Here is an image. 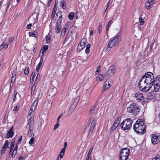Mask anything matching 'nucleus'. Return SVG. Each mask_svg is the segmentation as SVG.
<instances>
[{"label":"nucleus","instance_id":"nucleus-61","mask_svg":"<svg viewBox=\"0 0 160 160\" xmlns=\"http://www.w3.org/2000/svg\"><path fill=\"white\" fill-rule=\"evenodd\" d=\"M4 48V43H2L1 45L0 46V49H2Z\"/></svg>","mask_w":160,"mask_h":160},{"label":"nucleus","instance_id":"nucleus-24","mask_svg":"<svg viewBox=\"0 0 160 160\" xmlns=\"http://www.w3.org/2000/svg\"><path fill=\"white\" fill-rule=\"evenodd\" d=\"M38 99H36L31 106V107L33 108L34 109H35V108L37 106L38 102Z\"/></svg>","mask_w":160,"mask_h":160},{"label":"nucleus","instance_id":"nucleus-54","mask_svg":"<svg viewBox=\"0 0 160 160\" xmlns=\"http://www.w3.org/2000/svg\"><path fill=\"white\" fill-rule=\"evenodd\" d=\"M119 123V122L118 121H115L114 122L113 125L116 127L117 128L118 126Z\"/></svg>","mask_w":160,"mask_h":160},{"label":"nucleus","instance_id":"nucleus-7","mask_svg":"<svg viewBox=\"0 0 160 160\" xmlns=\"http://www.w3.org/2000/svg\"><path fill=\"white\" fill-rule=\"evenodd\" d=\"M86 38H82V39L79 42V45H78V48L79 50H81L85 48L86 44Z\"/></svg>","mask_w":160,"mask_h":160},{"label":"nucleus","instance_id":"nucleus-40","mask_svg":"<svg viewBox=\"0 0 160 160\" xmlns=\"http://www.w3.org/2000/svg\"><path fill=\"white\" fill-rule=\"evenodd\" d=\"M59 122L60 121H57V123L54 125V127L53 128V130H55L56 129H57L59 125Z\"/></svg>","mask_w":160,"mask_h":160},{"label":"nucleus","instance_id":"nucleus-45","mask_svg":"<svg viewBox=\"0 0 160 160\" xmlns=\"http://www.w3.org/2000/svg\"><path fill=\"white\" fill-rule=\"evenodd\" d=\"M95 107H96V106L94 105V106H92L91 107L90 110V113H93V112L95 109Z\"/></svg>","mask_w":160,"mask_h":160},{"label":"nucleus","instance_id":"nucleus-9","mask_svg":"<svg viewBox=\"0 0 160 160\" xmlns=\"http://www.w3.org/2000/svg\"><path fill=\"white\" fill-rule=\"evenodd\" d=\"M130 153V150L127 148L122 149L120 151V155L128 156Z\"/></svg>","mask_w":160,"mask_h":160},{"label":"nucleus","instance_id":"nucleus-62","mask_svg":"<svg viewBox=\"0 0 160 160\" xmlns=\"http://www.w3.org/2000/svg\"><path fill=\"white\" fill-rule=\"evenodd\" d=\"M29 128V129L28 131V135H29V133L31 134L32 133V128Z\"/></svg>","mask_w":160,"mask_h":160},{"label":"nucleus","instance_id":"nucleus-36","mask_svg":"<svg viewBox=\"0 0 160 160\" xmlns=\"http://www.w3.org/2000/svg\"><path fill=\"white\" fill-rule=\"evenodd\" d=\"M14 147V145H13V143L11 142L10 144V146L8 147V148H10V151H12Z\"/></svg>","mask_w":160,"mask_h":160},{"label":"nucleus","instance_id":"nucleus-8","mask_svg":"<svg viewBox=\"0 0 160 160\" xmlns=\"http://www.w3.org/2000/svg\"><path fill=\"white\" fill-rule=\"evenodd\" d=\"M115 69L113 66H111L109 67L107 72V74L108 76H112L115 73Z\"/></svg>","mask_w":160,"mask_h":160},{"label":"nucleus","instance_id":"nucleus-30","mask_svg":"<svg viewBox=\"0 0 160 160\" xmlns=\"http://www.w3.org/2000/svg\"><path fill=\"white\" fill-rule=\"evenodd\" d=\"M91 45L89 44H88L86 46V48L85 50V52L86 53H88L90 52L89 48H90Z\"/></svg>","mask_w":160,"mask_h":160},{"label":"nucleus","instance_id":"nucleus-51","mask_svg":"<svg viewBox=\"0 0 160 160\" xmlns=\"http://www.w3.org/2000/svg\"><path fill=\"white\" fill-rule=\"evenodd\" d=\"M14 39V37H11L9 38L8 40V42L10 43L12 42L13 41Z\"/></svg>","mask_w":160,"mask_h":160},{"label":"nucleus","instance_id":"nucleus-28","mask_svg":"<svg viewBox=\"0 0 160 160\" xmlns=\"http://www.w3.org/2000/svg\"><path fill=\"white\" fill-rule=\"evenodd\" d=\"M119 156L120 160H127L128 157L127 156L121 155H120Z\"/></svg>","mask_w":160,"mask_h":160},{"label":"nucleus","instance_id":"nucleus-64","mask_svg":"<svg viewBox=\"0 0 160 160\" xmlns=\"http://www.w3.org/2000/svg\"><path fill=\"white\" fill-rule=\"evenodd\" d=\"M18 159L19 160H24V157L22 156H19L18 157Z\"/></svg>","mask_w":160,"mask_h":160},{"label":"nucleus","instance_id":"nucleus-23","mask_svg":"<svg viewBox=\"0 0 160 160\" xmlns=\"http://www.w3.org/2000/svg\"><path fill=\"white\" fill-rule=\"evenodd\" d=\"M65 151V150H64V148H62V149L59 154V157L60 158L62 159L63 158L64 154Z\"/></svg>","mask_w":160,"mask_h":160},{"label":"nucleus","instance_id":"nucleus-3","mask_svg":"<svg viewBox=\"0 0 160 160\" xmlns=\"http://www.w3.org/2000/svg\"><path fill=\"white\" fill-rule=\"evenodd\" d=\"M127 110L128 112L136 116L140 112V106L137 103H133L127 108Z\"/></svg>","mask_w":160,"mask_h":160},{"label":"nucleus","instance_id":"nucleus-43","mask_svg":"<svg viewBox=\"0 0 160 160\" xmlns=\"http://www.w3.org/2000/svg\"><path fill=\"white\" fill-rule=\"evenodd\" d=\"M24 74L26 75H28L29 73V68L27 67L24 71Z\"/></svg>","mask_w":160,"mask_h":160},{"label":"nucleus","instance_id":"nucleus-46","mask_svg":"<svg viewBox=\"0 0 160 160\" xmlns=\"http://www.w3.org/2000/svg\"><path fill=\"white\" fill-rule=\"evenodd\" d=\"M66 32V30H64V29L62 30V31L61 33V36H60V37L61 38V37L63 38L64 37Z\"/></svg>","mask_w":160,"mask_h":160},{"label":"nucleus","instance_id":"nucleus-6","mask_svg":"<svg viewBox=\"0 0 160 160\" xmlns=\"http://www.w3.org/2000/svg\"><path fill=\"white\" fill-rule=\"evenodd\" d=\"M152 142L153 144H156L160 142V136L156 134H153L151 135Z\"/></svg>","mask_w":160,"mask_h":160},{"label":"nucleus","instance_id":"nucleus-13","mask_svg":"<svg viewBox=\"0 0 160 160\" xmlns=\"http://www.w3.org/2000/svg\"><path fill=\"white\" fill-rule=\"evenodd\" d=\"M9 144L8 141L7 140L5 141V143L3 146L2 148L1 151V153L3 154L5 153V150L7 147H8Z\"/></svg>","mask_w":160,"mask_h":160},{"label":"nucleus","instance_id":"nucleus-19","mask_svg":"<svg viewBox=\"0 0 160 160\" xmlns=\"http://www.w3.org/2000/svg\"><path fill=\"white\" fill-rule=\"evenodd\" d=\"M60 6L63 9H65L66 8V3L64 0H62L60 2Z\"/></svg>","mask_w":160,"mask_h":160},{"label":"nucleus","instance_id":"nucleus-29","mask_svg":"<svg viewBox=\"0 0 160 160\" xmlns=\"http://www.w3.org/2000/svg\"><path fill=\"white\" fill-rule=\"evenodd\" d=\"M75 108H74V107H72V106H71L68 110V113L69 115H70V114H71Z\"/></svg>","mask_w":160,"mask_h":160},{"label":"nucleus","instance_id":"nucleus-25","mask_svg":"<svg viewBox=\"0 0 160 160\" xmlns=\"http://www.w3.org/2000/svg\"><path fill=\"white\" fill-rule=\"evenodd\" d=\"M16 78V74L15 72H13L12 76V79L11 81H12V82H14Z\"/></svg>","mask_w":160,"mask_h":160},{"label":"nucleus","instance_id":"nucleus-22","mask_svg":"<svg viewBox=\"0 0 160 160\" xmlns=\"http://www.w3.org/2000/svg\"><path fill=\"white\" fill-rule=\"evenodd\" d=\"M29 35L30 36H32L36 38H37L38 37V33L36 32L35 31L33 32L32 33L30 32Z\"/></svg>","mask_w":160,"mask_h":160},{"label":"nucleus","instance_id":"nucleus-2","mask_svg":"<svg viewBox=\"0 0 160 160\" xmlns=\"http://www.w3.org/2000/svg\"><path fill=\"white\" fill-rule=\"evenodd\" d=\"M121 40L120 36L117 34L113 38H111L109 41L108 46L106 49L107 51L108 52L110 49L114 45H118Z\"/></svg>","mask_w":160,"mask_h":160},{"label":"nucleus","instance_id":"nucleus-16","mask_svg":"<svg viewBox=\"0 0 160 160\" xmlns=\"http://www.w3.org/2000/svg\"><path fill=\"white\" fill-rule=\"evenodd\" d=\"M48 46L47 45H44L43 47L41 48L40 50V52L42 54V56H43L44 53L48 50Z\"/></svg>","mask_w":160,"mask_h":160},{"label":"nucleus","instance_id":"nucleus-33","mask_svg":"<svg viewBox=\"0 0 160 160\" xmlns=\"http://www.w3.org/2000/svg\"><path fill=\"white\" fill-rule=\"evenodd\" d=\"M62 12L61 11H58V12L56 14V17H57V18H62Z\"/></svg>","mask_w":160,"mask_h":160},{"label":"nucleus","instance_id":"nucleus-59","mask_svg":"<svg viewBox=\"0 0 160 160\" xmlns=\"http://www.w3.org/2000/svg\"><path fill=\"white\" fill-rule=\"evenodd\" d=\"M77 103H76V102H75L74 101V102H73L72 104L71 105V106H72V107H74V108H76L77 104Z\"/></svg>","mask_w":160,"mask_h":160},{"label":"nucleus","instance_id":"nucleus-42","mask_svg":"<svg viewBox=\"0 0 160 160\" xmlns=\"http://www.w3.org/2000/svg\"><path fill=\"white\" fill-rule=\"evenodd\" d=\"M46 42L47 43H49L50 41V36L49 35H47L46 36Z\"/></svg>","mask_w":160,"mask_h":160},{"label":"nucleus","instance_id":"nucleus-37","mask_svg":"<svg viewBox=\"0 0 160 160\" xmlns=\"http://www.w3.org/2000/svg\"><path fill=\"white\" fill-rule=\"evenodd\" d=\"M57 22H56V24L60 25L62 21V18H57Z\"/></svg>","mask_w":160,"mask_h":160},{"label":"nucleus","instance_id":"nucleus-4","mask_svg":"<svg viewBox=\"0 0 160 160\" xmlns=\"http://www.w3.org/2000/svg\"><path fill=\"white\" fill-rule=\"evenodd\" d=\"M142 78L145 79L146 83H155L157 81L155 80L153 73L150 72H148L145 73L144 75L143 76Z\"/></svg>","mask_w":160,"mask_h":160},{"label":"nucleus","instance_id":"nucleus-55","mask_svg":"<svg viewBox=\"0 0 160 160\" xmlns=\"http://www.w3.org/2000/svg\"><path fill=\"white\" fill-rule=\"evenodd\" d=\"M18 148V146L17 144L15 148L13 150V151L15 152V154H16L17 153V151Z\"/></svg>","mask_w":160,"mask_h":160},{"label":"nucleus","instance_id":"nucleus-1","mask_svg":"<svg viewBox=\"0 0 160 160\" xmlns=\"http://www.w3.org/2000/svg\"><path fill=\"white\" fill-rule=\"evenodd\" d=\"M143 119H138L133 126V129L136 133L140 135L144 134L146 131V126Z\"/></svg>","mask_w":160,"mask_h":160},{"label":"nucleus","instance_id":"nucleus-49","mask_svg":"<svg viewBox=\"0 0 160 160\" xmlns=\"http://www.w3.org/2000/svg\"><path fill=\"white\" fill-rule=\"evenodd\" d=\"M154 158H156L157 160H159L160 159V153L159 152Z\"/></svg>","mask_w":160,"mask_h":160},{"label":"nucleus","instance_id":"nucleus-41","mask_svg":"<svg viewBox=\"0 0 160 160\" xmlns=\"http://www.w3.org/2000/svg\"><path fill=\"white\" fill-rule=\"evenodd\" d=\"M34 141V137H32L30 139L29 142V143L30 145H32L33 144Z\"/></svg>","mask_w":160,"mask_h":160},{"label":"nucleus","instance_id":"nucleus-39","mask_svg":"<svg viewBox=\"0 0 160 160\" xmlns=\"http://www.w3.org/2000/svg\"><path fill=\"white\" fill-rule=\"evenodd\" d=\"M139 21L140 22V25H143L144 22L143 19L142 18H139Z\"/></svg>","mask_w":160,"mask_h":160},{"label":"nucleus","instance_id":"nucleus-18","mask_svg":"<svg viewBox=\"0 0 160 160\" xmlns=\"http://www.w3.org/2000/svg\"><path fill=\"white\" fill-rule=\"evenodd\" d=\"M107 83H108V80H107L104 83L105 85L104 86V88L102 90V92L105 91L110 87L111 85L109 84H107Z\"/></svg>","mask_w":160,"mask_h":160},{"label":"nucleus","instance_id":"nucleus-32","mask_svg":"<svg viewBox=\"0 0 160 160\" xmlns=\"http://www.w3.org/2000/svg\"><path fill=\"white\" fill-rule=\"evenodd\" d=\"M74 15V13L73 12L70 13L68 15V18L70 20H72L73 19V17Z\"/></svg>","mask_w":160,"mask_h":160},{"label":"nucleus","instance_id":"nucleus-48","mask_svg":"<svg viewBox=\"0 0 160 160\" xmlns=\"http://www.w3.org/2000/svg\"><path fill=\"white\" fill-rule=\"evenodd\" d=\"M34 121H31L29 126V128H33L34 126Z\"/></svg>","mask_w":160,"mask_h":160},{"label":"nucleus","instance_id":"nucleus-56","mask_svg":"<svg viewBox=\"0 0 160 160\" xmlns=\"http://www.w3.org/2000/svg\"><path fill=\"white\" fill-rule=\"evenodd\" d=\"M100 66H98L97 67V70L96 71V74H98V73L100 71Z\"/></svg>","mask_w":160,"mask_h":160},{"label":"nucleus","instance_id":"nucleus-35","mask_svg":"<svg viewBox=\"0 0 160 160\" xmlns=\"http://www.w3.org/2000/svg\"><path fill=\"white\" fill-rule=\"evenodd\" d=\"M112 23V20H110L108 22V23L107 25V27H106V31H108L109 29V28L110 27V26Z\"/></svg>","mask_w":160,"mask_h":160},{"label":"nucleus","instance_id":"nucleus-17","mask_svg":"<svg viewBox=\"0 0 160 160\" xmlns=\"http://www.w3.org/2000/svg\"><path fill=\"white\" fill-rule=\"evenodd\" d=\"M154 3H151L150 2H146L145 5L146 8L148 10H149L154 5Z\"/></svg>","mask_w":160,"mask_h":160},{"label":"nucleus","instance_id":"nucleus-44","mask_svg":"<svg viewBox=\"0 0 160 160\" xmlns=\"http://www.w3.org/2000/svg\"><path fill=\"white\" fill-rule=\"evenodd\" d=\"M155 42V40L154 39H153L152 41V43L150 46V51H151L152 49V47L153 46V45Z\"/></svg>","mask_w":160,"mask_h":160},{"label":"nucleus","instance_id":"nucleus-26","mask_svg":"<svg viewBox=\"0 0 160 160\" xmlns=\"http://www.w3.org/2000/svg\"><path fill=\"white\" fill-rule=\"evenodd\" d=\"M104 78L102 74H100L96 77V80L99 81L103 80Z\"/></svg>","mask_w":160,"mask_h":160},{"label":"nucleus","instance_id":"nucleus-57","mask_svg":"<svg viewBox=\"0 0 160 160\" xmlns=\"http://www.w3.org/2000/svg\"><path fill=\"white\" fill-rule=\"evenodd\" d=\"M43 62V56H42L40 58V61L39 63H38V64L40 65L41 66L42 65V64Z\"/></svg>","mask_w":160,"mask_h":160},{"label":"nucleus","instance_id":"nucleus-27","mask_svg":"<svg viewBox=\"0 0 160 160\" xmlns=\"http://www.w3.org/2000/svg\"><path fill=\"white\" fill-rule=\"evenodd\" d=\"M40 79V76L39 73H38L37 74L35 80V83H38V82Z\"/></svg>","mask_w":160,"mask_h":160},{"label":"nucleus","instance_id":"nucleus-63","mask_svg":"<svg viewBox=\"0 0 160 160\" xmlns=\"http://www.w3.org/2000/svg\"><path fill=\"white\" fill-rule=\"evenodd\" d=\"M32 24L31 23L28 24L27 26V28L28 29H30L31 28Z\"/></svg>","mask_w":160,"mask_h":160},{"label":"nucleus","instance_id":"nucleus-21","mask_svg":"<svg viewBox=\"0 0 160 160\" xmlns=\"http://www.w3.org/2000/svg\"><path fill=\"white\" fill-rule=\"evenodd\" d=\"M16 154H15V152L13 151H9V158H14Z\"/></svg>","mask_w":160,"mask_h":160},{"label":"nucleus","instance_id":"nucleus-31","mask_svg":"<svg viewBox=\"0 0 160 160\" xmlns=\"http://www.w3.org/2000/svg\"><path fill=\"white\" fill-rule=\"evenodd\" d=\"M17 94V92L16 91H14L13 92V94L12 95V101L13 102H14L16 100V96Z\"/></svg>","mask_w":160,"mask_h":160},{"label":"nucleus","instance_id":"nucleus-60","mask_svg":"<svg viewBox=\"0 0 160 160\" xmlns=\"http://www.w3.org/2000/svg\"><path fill=\"white\" fill-rule=\"evenodd\" d=\"M41 66V65H39L38 64L36 68V70L37 72H38L39 70V69H40V67Z\"/></svg>","mask_w":160,"mask_h":160},{"label":"nucleus","instance_id":"nucleus-14","mask_svg":"<svg viewBox=\"0 0 160 160\" xmlns=\"http://www.w3.org/2000/svg\"><path fill=\"white\" fill-rule=\"evenodd\" d=\"M13 126L12 127L8 132L6 136V138H11L13 137L14 134V132H13Z\"/></svg>","mask_w":160,"mask_h":160},{"label":"nucleus","instance_id":"nucleus-50","mask_svg":"<svg viewBox=\"0 0 160 160\" xmlns=\"http://www.w3.org/2000/svg\"><path fill=\"white\" fill-rule=\"evenodd\" d=\"M19 105H17L14 107L13 110L14 111H17L18 110L19 108Z\"/></svg>","mask_w":160,"mask_h":160},{"label":"nucleus","instance_id":"nucleus-15","mask_svg":"<svg viewBox=\"0 0 160 160\" xmlns=\"http://www.w3.org/2000/svg\"><path fill=\"white\" fill-rule=\"evenodd\" d=\"M156 82L154 83V90L156 92L158 91V90L160 88V82Z\"/></svg>","mask_w":160,"mask_h":160},{"label":"nucleus","instance_id":"nucleus-20","mask_svg":"<svg viewBox=\"0 0 160 160\" xmlns=\"http://www.w3.org/2000/svg\"><path fill=\"white\" fill-rule=\"evenodd\" d=\"M61 28V27L60 25L56 24L55 27V32L57 33H59L60 32V29Z\"/></svg>","mask_w":160,"mask_h":160},{"label":"nucleus","instance_id":"nucleus-47","mask_svg":"<svg viewBox=\"0 0 160 160\" xmlns=\"http://www.w3.org/2000/svg\"><path fill=\"white\" fill-rule=\"evenodd\" d=\"M93 149V148L92 147L91 148H90V149L89 150V152H88L87 156H88V157H90V156L91 154V152L92 151Z\"/></svg>","mask_w":160,"mask_h":160},{"label":"nucleus","instance_id":"nucleus-38","mask_svg":"<svg viewBox=\"0 0 160 160\" xmlns=\"http://www.w3.org/2000/svg\"><path fill=\"white\" fill-rule=\"evenodd\" d=\"M117 127L114 126L112 125V127L109 129V131L110 132H112L116 129Z\"/></svg>","mask_w":160,"mask_h":160},{"label":"nucleus","instance_id":"nucleus-58","mask_svg":"<svg viewBox=\"0 0 160 160\" xmlns=\"http://www.w3.org/2000/svg\"><path fill=\"white\" fill-rule=\"evenodd\" d=\"M13 85V83L12 82V81H11V83L10 85V87H9V91L10 92L11 90V89L12 87V86Z\"/></svg>","mask_w":160,"mask_h":160},{"label":"nucleus","instance_id":"nucleus-5","mask_svg":"<svg viewBox=\"0 0 160 160\" xmlns=\"http://www.w3.org/2000/svg\"><path fill=\"white\" fill-rule=\"evenodd\" d=\"M132 121L128 118L123 120L120 126L122 129L123 130H129L132 127Z\"/></svg>","mask_w":160,"mask_h":160},{"label":"nucleus","instance_id":"nucleus-10","mask_svg":"<svg viewBox=\"0 0 160 160\" xmlns=\"http://www.w3.org/2000/svg\"><path fill=\"white\" fill-rule=\"evenodd\" d=\"M154 83H146L145 86H142L141 87L142 88V87L144 88V91L147 92L150 90Z\"/></svg>","mask_w":160,"mask_h":160},{"label":"nucleus","instance_id":"nucleus-12","mask_svg":"<svg viewBox=\"0 0 160 160\" xmlns=\"http://www.w3.org/2000/svg\"><path fill=\"white\" fill-rule=\"evenodd\" d=\"M135 97L137 100L139 101L143 100L144 99V97L142 93L137 92L135 94Z\"/></svg>","mask_w":160,"mask_h":160},{"label":"nucleus","instance_id":"nucleus-53","mask_svg":"<svg viewBox=\"0 0 160 160\" xmlns=\"http://www.w3.org/2000/svg\"><path fill=\"white\" fill-rule=\"evenodd\" d=\"M35 88H36V86L35 85H33L32 87V91H31V93H32H32L33 94H34V92H35Z\"/></svg>","mask_w":160,"mask_h":160},{"label":"nucleus","instance_id":"nucleus-52","mask_svg":"<svg viewBox=\"0 0 160 160\" xmlns=\"http://www.w3.org/2000/svg\"><path fill=\"white\" fill-rule=\"evenodd\" d=\"M22 139V136H20L19 137V138L18 139L17 144H21V142Z\"/></svg>","mask_w":160,"mask_h":160},{"label":"nucleus","instance_id":"nucleus-34","mask_svg":"<svg viewBox=\"0 0 160 160\" xmlns=\"http://www.w3.org/2000/svg\"><path fill=\"white\" fill-rule=\"evenodd\" d=\"M35 74V72H32L30 76V81L31 80L33 82L34 81V76Z\"/></svg>","mask_w":160,"mask_h":160},{"label":"nucleus","instance_id":"nucleus-11","mask_svg":"<svg viewBox=\"0 0 160 160\" xmlns=\"http://www.w3.org/2000/svg\"><path fill=\"white\" fill-rule=\"evenodd\" d=\"M146 83V82L145 81V79H144L142 78L139 81L138 83L139 88L140 89H142V91H144V88L142 87V88L141 86H145Z\"/></svg>","mask_w":160,"mask_h":160}]
</instances>
